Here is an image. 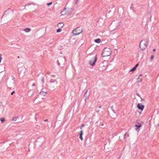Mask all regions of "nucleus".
<instances>
[{
	"mask_svg": "<svg viewBox=\"0 0 159 159\" xmlns=\"http://www.w3.org/2000/svg\"><path fill=\"white\" fill-rule=\"evenodd\" d=\"M148 40L146 39H143L139 43V47L140 48V50L143 51L148 46Z\"/></svg>",
	"mask_w": 159,
	"mask_h": 159,
	"instance_id": "1",
	"label": "nucleus"
},
{
	"mask_svg": "<svg viewBox=\"0 0 159 159\" xmlns=\"http://www.w3.org/2000/svg\"><path fill=\"white\" fill-rule=\"evenodd\" d=\"M110 55V49L109 48H105L103 49L101 55L102 57H104L109 56Z\"/></svg>",
	"mask_w": 159,
	"mask_h": 159,
	"instance_id": "2",
	"label": "nucleus"
},
{
	"mask_svg": "<svg viewBox=\"0 0 159 159\" xmlns=\"http://www.w3.org/2000/svg\"><path fill=\"white\" fill-rule=\"evenodd\" d=\"M65 61L66 59L65 57L60 56L58 58L57 60V64L59 66H60L61 65H64Z\"/></svg>",
	"mask_w": 159,
	"mask_h": 159,
	"instance_id": "3",
	"label": "nucleus"
},
{
	"mask_svg": "<svg viewBox=\"0 0 159 159\" xmlns=\"http://www.w3.org/2000/svg\"><path fill=\"white\" fill-rule=\"evenodd\" d=\"M83 30L80 27H78L72 31L73 35H77L79 34L82 32Z\"/></svg>",
	"mask_w": 159,
	"mask_h": 159,
	"instance_id": "4",
	"label": "nucleus"
},
{
	"mask_svg": "<svg viewBox=\"0 0 159 159\" xmlns=\"http://www.w3.org/2000/svg\"><path fill=\"white\" fill-rule=\"evenodd\" d=\"M18 73L20 76H23L25 72V69L24 66H22L18 68Z\"/></svg>",
	"mask_w": 159,
	"mask_h": 159,
	"instance_id": "5",
	"label": "nucleus"
},
{
	"mask_svg": "<svg viewBox=\"0 0 159 159\" xmlns=\"http://www.w3.org/2000/svg\"><path fill=\"white\" fill-rule=\"evenodd\" d=\"M97 61V57L96 56H95L92 59L89 61V63L92 66L95 65L96 62Z\"/></svg>",
	"mask_w": 159,
	"mask_h": 159,
	"instance_id": "6",
	"label": "nucleus"
},
{
	"mask_svg": "<svg viewBox=\"0 0 159 159\" xmlns=\"http://www.w3.org/2000/svg\"><path fill=\"white\" fill-rule=\"evenodd\" d=\"M13 14V11L11 10L10 9H8L5 12L2 18L4 17H6L8 15H12Z\"/></svg>",
	"mask_w": 159,
	"mask_h": 159,
	"instance_id": "7",
	"label": "nucleus"
},
{
	"mask_svg": "<svg viewBox=\"0 0 159 159\" xmlns=\"http://www.w3.org/2000/svg\"><path fill=\"white\" fill-rule=\"evenodd\" d=\"M44 139L43 138L38 139L36 141V143L39 146H41L43 143Z\"/></svg>",
	"mask_w": 159,
	"mask_h": 159,
	"instance_id": "8",
	"label": "nucleus"
},
{
	"mask_svg": "<svg viewBox=\"0 0 159 159\" xmlns=\"http://www.w3.org/2000/svg\"><path fill=\"white\" fill-rule=\"evenodd\" d=\"M139 109L142 111L144 108V106L141 103H138L137 106Z\"/></svg>",
	"mask_w": 159,
	"mask_h": 159,
	"instance_id": "9",
	"label": "nucleus"
},
{
	"mask_svg": "<svg viewBox=\"0 0 159 159\" xmlns=\"http://www.w3.org/2000/svg\"><path fill=\"white\" fill-rule=\"evenodd\" d=\"M35 93H36L34 92L33 90H30L28 92V95L29 97H31L33 95L35 94Z\"/></svg>",
	"mask_w": 159,
	"mask_h": 159,
	"instance_id": "10",
	"label": "nucleus"
},
{
	"mask_svg": "<svg viewBox=\"0 0 159 159\" xmlns=\"http://www.w3.org/2000/svg\"><path fill=\"white\" fill-rule=\"evenodd\" d=\"M117 43V40L115 39H111L110 41L111 44L113 46L116 45Z\"/></svg>",
	"mask_w": 159,
	"mask_h": 159,
	"instance_id": "11",
	"label": "nucleus"
},
{
	"mask_svg": "<svg viewBox=\"0 0 159 159\" xmlns=\"http://www.w3.org/2000/svg\"><path fill=\"white\" fill-rule=\"evenodd\" d=\"M50 84L52 83H54L56 85H57V82L56 80L51 79L50 80Z\"/></svg>",
	"mask_w": 159,
	"mask_h": 159,
	"instance_id": "12",
	"label": "nucleus"
},
{
	"mask_svg": "<svg viewBox=\"0 0 159 159\" xmlns=\"http://www.w3.org/2000/svg\"><path fill=\"white\" fill-rule=\"evenodd\" d=\"M83 134V131L82 130H81L80 131V139L81 140H83V138L82 137V135Z\"/></svg>",
	"mask_w": 159,
	"mask_h": 159,
	"instance_id": "13",
	"label": "nucleus"
},
{
	"mask_svg": "<svg viewBox=\"0 0 159 159\" xmlns=\"http://www.w3.org/2000/svg\"><path fill=\"white\" fill-rule=\"evenodd\" d=\"M138 124H139V125H135V126L136 127V128H135V129L136 130H137L138 129H139L142 126V125L138 123Z\"/></svg>",
	"mask_w": 159,
	"mask_h": 159,
	"instance_id": "14",
	"label": "nucleus"
},
{
	"mask_svg": "<svg viewBox=\"0 0 159 159\" xmlns=\"http://www.w3.org/2000/svg\"><path fill=\"white\" fill-rule=\"evenodd\" d=\"M47 93L46 92H43V91H41L40 92V95L44 96H45Z\"/></svg>",
	"mask_w": 159,
	"mask_h": 159,
	"instance_id": "15",
	"label": "nucleus"
},
{
	"mask_svg": "<svg viewBox=\"0 0 159 159\" xmlns=\"http://www.w3.org/2000/svg\"><path fill=\"white\" fill-rule=\"evenodd\" d=\"M66 11V8H64V10L62 11L61 12V15H64L66 14V13L65 12Z\"/></svg>",
	"mask_w": 159,
	"mask_h": 159,
	"instance_id": "16",
	"label": "nucleus"
},
{
	"mask_svg": "<svg viewBox=\"0 0 159 159\" xmlns=\"http://www.w3.org/2000/svg\"><path fill=\"white\" fill-rule=\"evenodd\" d=\"M94 42L97 43H99L101 42V40L99 39H97L94 40Z\"/></svg>",
	"mask_w": 159,
	"mask_h": 159,
	"instance_id": "17",
	"label": "nucleus"
},
{
	"mask_svg": "<svg viewBox=\"0 0 159 159\" xmlns=\"http://www.w3.org/2000/svg\"><path fill=\"white\" fill-rule=\"evenodd\" d=\"M31 30V29L30 28H27L24 30V31L26 32H29Z\"/></svg>",
	"mask_w": 159,
	"mask_h": 159,
	"instance_id": "18",
	"label": "nucleus"
},
{
	"mask_svg": "<svg viewBox=\"0 0 159 159\" xmlns=\"http://www.w3.org/2000/svg\"><path fill=\"white\" fill-rule=\"evenodd\" d=\"M64 25L63 23H59L57 24V26L58 27H62Z\"/></svg>",
	"mask_w": 159,
	"mask_h": 159,
	"instance_id": "19",
	"label": "nucleus"
},
{
	"mask_svg": "<svg viewBox=\"0 0 159 159\" xmlns=\"http://www.w3.org/2000/svg\"><path fill=\"white\" fill-rule=\"evenodd\" d=\"M126 136H127V137H128L129 136V134H127V133H125V134L123 136L124 139L125 140L126 139Z\"/></svg>",
	"mask_w": 159,
	"mask_h": 159,
	"instance_id": "20",
	"label": "nucleus"
},
{
	"mask_svg": "<svg viewBox=\"0 0 159 159\" xmlns=\"http://www.w3.org/2000/svg\"><path fill=\"white\" fill-rule=\"evenodd\" d=\"M18 118V116H16L15 117H14L12 119V120L13 121H16V120Z\"/></svg>",
	"mask_w": 159,
	"mask_h": 159,
	"instance_id": "21",
	"label": "nucleus"
},
{
	"mask_svg": "<svg viewBox=\"0 0 159 159\" xmlns=\"http://www.w3.org/2000/svg\"><path fill=\"white\" fill-rule=\"evenodd\" d=\"M0 120L2 123H3L5 121V118L4 117H2L0 118Z\"/></svg>",
	"mask_w": 159,
	"mask_h": 159,
	"instance_id": "22",
	"label": "nucleus"
},
{
	"mask_svg": "<svg viewBox=\"0 0 159 159\" xmlns=\"http://www.w3.org/2000/svg\"><path fill=\"white\" fill-rule=\"evenodd\" d=\"M41 78V82H42V84H43L44 83V78L43 76Z\"/></svg>",
	"mask_w": 159,
	"mask_h": 159,
	"instance_id": "23",
	"label": "nucleus"
},
{
	"mask_svg": "<svg viewBox=\"0 0 159 159\" xmlns=\"http://www.w3.org/2000/svg\"><path fill=\"white\" fill-rule=\"evenodd\" d=\"M134 4L133 3H132L131 4L130 7V9L131 10H134L133 9V8H134L133 6H134Z\"/></svg>",
	"mask_w": 159,
	"mask_h": 159,
	"instance_id": "24",
	"label": "nucleus"
},
{
	"mask_svg": "<svg viewBox=\"0 0 159 159\" xmlns=\"http://www.w3.org/2000/svg\"><path fill=\"white\" fill-rule=\"evenodd\" d=\"M136 69V68L134 67H133L130 70V71H134Z\"/></svg>",
	"mask_w": 159,
	"mask_h": 159,
	"instance_id": "25",
	"label": "nucleus"
},
{
	"mask_svg": "<svg viewBox=\"0 0 159 159\" xmlns=\"http://www.w3.org/2000/svg\"><path fill=\"white\" fill-rule=\"evenodd\" d=\"M138 79H139V81H137V82H142V79L140 78L139 77L138 78Z\"/></svg>",
	"mask_w": 159,
	"mask_h": 159,
	"instance_id": "26",
	"label": "nucleus"
},
{
	"mask_svg": "<svg viewBox=\"0 0 159 159\" xmlns=\"http://www.w3.org/2000/svg\"><path fill=\"white\" fill-rule=\"evenodd\" d=\"M35 96L34 97V98L33 99V100L34 101L37 98V94H35Z\"/></svg>",
	"mask_w": 159,
	"mask_h": 159,
	"instance_id": "27",
	"label": "nucleus"
},
{
	"mask_svg": "<svg viewBox=\"0 0 159 159\" xmlns=\"http://www.w3.org/2000/svg\"><path fill=\"white\" fill-rule=\"evenodd\" d=\"M61 30H62L61 29H57V33L60 32H61Z\"/></svg>",
	"mask_w": 159,
	"mask_h": 159,
	"instance_id": "28",
	"label": "nucleus"
},
{
	"mask_svg": "<svg viewBox=\"0 0 159 159\" xmlns=\"http://www.w3.org/2000/svg\"><path fill=\"white\" fill-rule=\"evenodd\" d=\"M52 4V2H51L49 3H47V5L48 6H49L50 5H51Z\"/></svg>",
	"mask_w": 159,
	"mask_h": 159,
	"instance_id": "29",
	"label": "nucleus"
},
{
	"mask_svg": "<svg viewBox=\"0 0 159 159\" xmlns=\"http://www.w3.org/2000/svg\"><path fill=\"white\" fill-rule=\"evenodd\" d=\"M32 86L33 87L35 86V87H37V84H36L35 83H33L32 85Z\"/></svg>",
	"mask_w": 159,
	"mask_h": 159,
	"instance_id": "30",
	"label": "nucleus"
},
{
	"mask_svg": "<svg viewBox=\"0 0 159 159\" xmlns=\"http://www.w3.org/2000/svg\"><path fill=\"white\" fill-rule=\"evenodd\" d=\"M120 23H119L118 25H117V26H116V29L119 28V27L120 26Z\"/></svg>",
	"mask_w": 159,
	"mask_h": 159,
	"instance_id": "31",
	"label": "nucleus"
},
{
	"mask_svg": "<svg viewBox=\"0 0 159 159\" xmlns=\"http://www.w3.org/2000/svg\"><path fill=\"white\" fill-rule=\"evenodd\" d=\"M85 126V125L84 124H82L81 126V127H80V129H82V128L83 127H84V126Z\"/></svg>",
	"mask_w": 159,
	"mask_h": 159,
	"instance_id": "32",
	"label": "nucleus"
},
{
	"mask_svg": "<svg viewBox=\"0 0 159 159\" xmlns=\"http://www.w3.org/2000/svg\"><path fill=\"white\" fill-rule=\"evenodd\" d=\"M139 65V64L138 63H137V64L135 65V66H134V67H135L136 69L137 68V67H138V66Z\"/></svg>",
	"mask_w": 159,
	"mask_h": 159,
	"instance_id": "33",
	"label": "nucleus"
},
{
	"mask_svg": "<svg viewBox=\"0 0 159 159\" xmlns=\"http://www.w3.org/2000/svg\"><path fill=\"white\" fill-rule=\"evenodd\" d=\"M2 55L1 54H0V63L1 62V60L2 59V57H1Z\"/></svg>",
	"mask_w": 159,
	"mask_h": 159,
	"instance_id": "34",
	"label": "nucleus"
},
{
	"mask_svg": "<svg viewBox=\"0 0 159 159\" xmlns=\"http://www.w3.org/2000/svg\"><path fill=\"white\" fill-rule=\"evenodd\" d=\"M113 108V107H111V109H112V111L115 113V111L112 108Z\"/></svg>",
	"mask_w": 159,
	"mask_h": 159,
	"instance_id": "35",
	"label": "nucleus"
},
{
	"mask_svg": "<svg viewBox=\"0 0 159 159\" xmlns=\"http://www.w3.org/2000/svg\"><path fill=\"white\" fill-rule=\"evenodd\" d=\"M154 56L153 55H152L151 56L150 58L152 60V59H153L154 58Z\"/></svg>",
	"mask_w": 159,
	"mask_h": 159,
	"instance_id": "36",
	"label": "nucleus"
},
{
	"mask_svg": "<svg viewBox=\"0 0 159 159\" xmlns=\"http://www.w3.org/2000/svg\"><path fill=\"white\" fill-rule=\"evenodd\" d=\"M14 93H15V91H13V92H12L11 93V95H13V94H14Z\"/></svg>",
	"mask_w": 159,
	"mask_h": 159,
	"instance_id": "37",
	"label": "nucleus"
},
{
	"mask_svg": "<svg viewBox=\"0 0 159 159\" xmlns=\"http://www.w3.org/2000/svg\"><path fill=\"white\" fill-rule=\"evenodd\" d=\"M136 94L139 97H140V95L138 93H137Z\"/></svg>",
	"mask_w": 159,
	"mask_h": 159,
	"instance_id": "38",
	"label": "nucleus"
},
{
	"mask_svg": "<svg viewBox=\"0 0 159 159\" xmlns=\"http://www.w3.org/2000/svg\"><path fill=\"white\" fill-rule=\"evenodd\" d=\"M151 18H152V16H150V17H149V19H150V21L151 20Z\"/></svg>",
	"mask_w": 159,
	"mask_h": 159,
	"instance_id": "39",
	"label": "nucleus"
},
{
	"mask_svg": "<svg viewBox=\"0 0 159 159\" xmlns=\"http://www.w3.org/2000/svg\"><path fill=\"white\" fill-rule=\"evenodd\" d=\"M100 111V110H98L97 111H96V112L98 113H99Z\"/></svg>",
	"mask_w": 159,
	"mask_h": 159,
	"instance_id": "40",
	"label": "nucleus"
},
{
	"mask_svg": "<svg viewBox=\"0 0 159 159\" xmlns=\"http://www.w3.org/2000/svg\"><path fill=\"white\" fill-rule=\"evenodd\" d=\"M5 143V142L3 141V142H2L0 143H2V144H3V143Z\"/></svg>",
	"mask_w": 159,
	"mask_h": 159,
	"instance_id": "41",
	"label": "nucleus"
},
{
	"mask_svg": "<svg viewBox=\"0 0 159 159\" xmlns=\"http://www.w3.org/2000/svg\"><path fill=\"white\" fill-rule=\"evenodd\" d=\"M98 108H102V106H99L98 107Z\"/></svg>",
	"mask_w": 159,
	"mask_h": 159,
	"instance_id": "42",
	"label": "nucleus"
},
{
	"mask_svg": "<svg viewBox=\"0 0 159 159\" xmlns=\"http://www.w3.org/2000/svg\"><path fill=\"white\" fill-rule=\"evenodd\" d=\"M75 1L76 2V4L78 1V0H75Z\"/></svg>",
	"mask_w": 159,
	"mask_h": 159,
	"instance_id": "43",
	"label": "nucleus"
},
{
	"mask_svg": "<svg viewBox=\"0 0 159 159\" xmlns=\"http://www.w3.org/2000/svg\"><path fill=\"white\" fill-rule=\"evenodd\" d=\"M48 120L47 119H46L44 121L46 122V121H48Z\"/></svg>",
	"mask_w": 159,
	"mask_h": 159,
	"instance_id": "44",
	"label": "nucleus"
},
{
	"mask_svg": "<svg viewBox=\"0 0 159 159\" xmlns=\"http://www.w3.org/2000/svg\"><path fill=\"white\" fill-rule=\"evenodd\" d=\"M61 68H62V69H64V67L63 66H61Z\"/></svg>",
	"mask_w": 159,
	"mask_h": 159,
	"instance_id": "45",
	"label": "nucleus"
},
{
	"mask_svg": "<svg viewBox=\"0 0 159 159\" xmlns=\"http://www.w3.org/2000/svg\"><path fill=\"white\" fill-rule=\"evenodd\" d=\"M153 51L154 52L155 51H156V49H153Z\"/></svg>",
	"mask_w": 159,
	"mask_h": 159,
	"instance_id": "46",
	"label": "nucleus"
},
{
	"mask_svg": "<svg viewBox=\"0 0 159 159\" xmlns=\"http://www.w3.org/2000/svg\"><path fill=\"white\" fill-rule=\"evenodd\" d=\"M133 10V12L135 13V11H134V10Z\"/></svg>",
	"mask_w": 159,
	"mask_h": 159,
	"instance_id": "47",
	"label": "nucleus"
},
{
	"mask_svg": "<svg viewBox=\"0 0 159 159\" xmlns=\"http://www.w3.org/2000/svg\"><path fill=\"white\" fill-rule=\"evenodd\" d=\"M142 76V75L141 74H140L139 75V76Z\"/></svg>",
	"mask_w": 159,
	"mask_h": 159,
	"instance_id": "48",
	"label": "nucleus"
},
{
	"mask_svg": "<svg viewBox=\"0 0 159 159\" xmlns=\"http://www.w3.org/2000/svg\"><path fill=\"white\" fill-rule=\"evenodd\" d=\"M17 58H19V57L18 56V57H17Z\"/></svg>",
	"mask_w": 159,
	"mask_h": 159,
	"instance_id": "49",
	"label": "nucleus"
},
{
	"mask_svg": "<svg viewBox=\"0 0 159 159\" xmlns=\"http://www.w3.org/2000/svg\"><path fill=\"white\" fill-rule=\"evenodd\" d=\"M120 157H119V158H118V159H120Z\"/></svg>",
	"mask_w": 159,
	"mask_h": 159,
	"instance_id": "50",
	"label": "nucleus"
}]
</instances>
